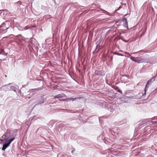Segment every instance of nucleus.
Instances as JSON below:
<instances>
[{
    "instance_id": "20e7f679",
    "label": "nucleus",
    "mask_w": 157,
    "mask_h": 157,
    "mask_svg": "<svg viewBox=\"0 0 157 157\" xmlns=\"http://www.w3.org/2000/svg\"><path fill=\"white\" fill-rule=\"evenodd\" d=\"M156 78H157L156 80H157V76H155L152 78L151 79H150L147 81L144 89V95L146 94V91L148 89L149 85H151L152 82H153L156 80Z\"/></svg>"
},
{
    "instance_id": "f8f14e48",
    "label": "nucleus",
    "mask_w": 157,
    "mask_h": 157,
    "mask_svg": "<svg viewBox=\"0 0 157 157\" xmlns=\"http://www.w3.org/2000/svg\"><path fill=\"white\" fill-rule=\"evenodd\" d=\"M108 105V106L107 107L108 110L110 111L111 114L114 111V109L110 105Z\"/></svg>"
},
{
    "instance_id": "cd10ccee",
    "label": "nucleus",
    "mask_w": 157,
    "mask_h": 157,
    "mask_svg": "<svg viewBox=\"0 0 157 157\" xmlns=\"http://www.w3.org/2000/svg\"><path fill=\"white\" fill-rule=\"evenodd\" d=\"M125 42H126V41L125 40H123Z\"/></svg>"
},
{
    "instance_id": "c85d7f7f",
    "label": "nucleus",
    "mask_w": 157,
    "mask_h": 157,
    "mask_svg": "<svg viewBox=\"0 0 157 157\" xmlns=\"http://www.w3.org/2000/svg\"><path fill=\"white\" fill-rule=\"evenodd\" d=\"M5 77H7V75H5Z\"/></svg>"
},
{
    "instance_id": "f3484780",
    "label": "nucleus",
    "mask_w": 157,
    "mask_h": 157,
    "mask_svg": "<svg viewBox=\"0 0 157 157\" xmlns=\"http://www.w3.org/2000/svg\"><path fill=\"white\" fill-rule=\"evenodd\" d=\"M113 54H115V55H117L118 56H124L123 55H122L121 54L119 53H117L116 52H113Z\"/></svg>"
},
{
    "instance_id": "a878e982",
    "label": "nucleus",
    "mask_w": 157,
    "mask_h": 157,
    "mask_svg": "<svg viewBox=\"0 0 157 157\" xmlns=\"http://www.w3.org/2000/svg\"><path fill=\"white\" fill-rule=\"evenodd\" d=\"M28 29V28H27V27H25V30H26V29Z\"/></svg>"
},
{
    "instance_id": "7ed1b4c3",
    "label": "nucleus",
    "mask_w": 157,
    "mask_h": 157,
    "mask_svg": "<svg viewBox=\"0 0 157 157\" xmlns=\"http://www.w3.org/2000/svg\"><path fill=\"white\" fill-rule=\"evenodd\" d=\"M9 87L10 90L14 91L17 94V93H20L21 92V91L19 89V86L17 85L10 84Z\"/></svg>"
},
{
    "instance_id": "b1692460",
    "label": "nucleus",
    "mask_w": 157,
    "mask_h": 157,
    "mask_svg": "<svg viewBox=\"0 0 157 157\" xmlns=\"http://www.w3.org/2000/svg\"><path fill=\"white\" fill-rule=\"evenodd\" d=\"M75 8H78V5H76V6H75Z\"/></svg>"
},
{
    "instance_id": "1a4fd4ad",
    "label": "nucleus",
    "mask_w": 157,
    "mask_h": 157,
    "mask_svg": "<svg viewBox=\"0 0 157 157\" xmlns=\"http://www.w3.org/2000/svg\"><path fill=\"white\" fill-rule=\"evenodd\" d=\"M94 74L96 76L99 75L101 76H104L105 75V74L103 73L101 71L98 70L95 71Z\"/></svg>"
},
{
    "instance_id": "dca6fc26",
    "label": "nucleus",
    "mask_w": 157,
    "mask_h": 157,
    "mask_svg": "<svg viewBox=\"0 0 157 157\" xmlns=\"http://www.w3.org/2000/svg\"><path fill=\"white\" fill-rule=\"evenodd\" d=\"M102 10L103 11V13H105V14L110 15V13H109L108 12L103 10Z\"/></svg>"
},
{
    "instance_id": "393cba45",
    "label": "nucleus",
    "mask_w": 157,
    "mask_h": 157,
    "mask_svg": "<svg viewBox=\"0 0 157 157\" xmlns=\"http://www.w3.org/2000/svg\"><path fill=\"white\" fill-rule=\"evenodd\" d=\"M121 8V6H120V7H119L118 8V9L117 10H119L120 9V8Z\"/></svg>"
},
{
    "instance_id": "bb28decb",
    "label": "nucleus",
    "mask_w": 157,
    "mask_h": 157,
    "mask_svg": "<svg viewBox=\"0 0 157 157\" xmlns=\"http://www.w3.org/2000/svg\"><path fill=\"white\" fill-rule=\"evenodd\" d=\"M56 103V102H54L53 103H50V104H54V103Z\"/></svg>"
},
{
    "instance_id": "9b49d317",
    "label": "nucleus",
    "mask_w": 157,
    "mask_h": 157,
    "mask_svg": "<svg viewBox=\"0 0 157 157\" xmlns=\"http://www.w3.org/2000/svg\"><path fill=\"white\" fill-rule=\"evenodd\" d=\"M54 98H63L66 97L65 94H59L56 95L54 96Z\"/></svg>"
},
{
    "instance_id": "0eeeda50",
    "label": "nucleus",
    "mask_w": 157,
    "mask_h": 157,
    "mask_svg": "<svg viewBox=\"0 0 157 157\" xmlns=\"http://www.w3.org/2000/svg\"><path fill=\"white\" fill-rule=\"evenodd\" d=\"M131 59L132 61L138 63H142L144 62V60L143 59L141 60L140 59H135V57L132 56L131 57Z\"/></svg>"
},
{
    "instance_id": "a211bd4d",
    "label": "nucleus",
    "mask_w": 157,
    "mask_h": 157,
    "mask_svg": "<svg viewBox=\"0 0 157 157\" xmlns=\"http://www.w3.org/2000/svg\"><path fill=\"white\" fill-rule=\"evenodd\" d=\"M142 52L143 53H144V51H143V50H140V51H138V52H137V53H138V54L141 53H142Z\"/></svg>"
},
{
    "instance_id": "c756f323",
    "label": "nucleus",
    "mask_w": 157,
    "mask_h": 157,
    "mask_svg": "<svg viewBox=\"0 0 157 157\" xmlns=\"http://www.w3.org/2000/svg\"><path fill=\"white\" fill-rule=\"evenodd\" d=\"M127 15V14H126L125 15H124V16H126Z\"/></svg>"
},
{
    "instance_id": "aec40b11",
    "label": "nucleus",
    "mask_w": 157,
    "mask_h": 157,
    "mask_svg": "<svg viewBox=\"0 0 157 157\" xmlns=\"http://www.w3.org/2000/svg\"><path fill=\"white\" fill-rule=\"evenodd\" d=\"M27 125L28 126L27 128V130L30 127V124H27Z\"/></svg>"
},
{
    "instance_id": "9d476101",
    "label": "nucleus",
    "mask_w": 157,
    "mask_h": 157,
    "mask_svg": "<svg viewBox=\"0 0 157 157\" xmlns=\"http://www.w3.org/2000/svg\"><path fill=\"white\" fill-rule=\"evenodd\" d=\"M21 1H18L15 3L14 6L17 10H19L21 8Z\"/></svg>"
},
{
    "instance_id": "ddd939ff",
    "label": "nucleus",
    "mask_w": 157,
    "mask_h": 157,
    "mask_svg": "<svg viewBox=\"0 0 157 157\" xmlns=\"http://www.w3.org/2000/svg\"><path fill=\"white\" fill-rule=\"evenodd\" d=\"M79 98H66V101L67 102H69L71 101H74L75 100L77 99H79Z\"/></svg>"
},
{
    "instance_id": "6ab92c4d",
    "label": "nucleus",
    "mask_w": 157,
    "mask_h": 157,
    "mask_svg": "<svg viewBox=\"0 0 157 157\" xmlns=\"http://www.w3.org/2000/svg\"><path fill=\"white\" fill-rule=\"evenodd\" d=\"M75 151V149L74 148H73L72 150L71 153H73Z\"/></svg>"
},
{
    "instance_id": "f257e3e1",
    "label": "nucleus",
    "mask_w": 157,
    "mask_h": 157,
    "mask_svg": "<svg viewBox=\"0 0 157 157\" xmlns=\"http://www.w3.org/2000/svg\"><path fill=\"white\" fill-rule=\"evenodd\" d=\"M11 135L8 132L5 133L0 139V144H3L2 148V151H4L10 144L15 139V138H11Z\"/></svg>"
},
{
    "instance_id": "5701e85b",
    "label": "nucleus",
    "mask_w": 157,
    "mask_h": 157,
    "mask_svg": "<svg viewBox=\"0 0 157 157\" xmlns=\"http://www.w3.org/2000/svg\"><path fill=\"white\" fill-rule=\"evenodd\" d=\"M39 88H36V89H34V90H39Z\"/></svg>"
},
{
    "instance_id": "4be33fe9",
    "label": "nucleus",
    "mask_w": 157,
    "mask_h": 157,
    "mask_svg": "<svg viewBox=\"0 0 157 157\" xmlns=\"http://www.w3.org/2000/svg\"><path fill=\"white\" fill-rule=\"evenodd\" d=\"M48 17V16H46L45 17L46 19H48L49 17Z\"/></svg>"
},
{
    "instance_id": "2eb2a0df",
    "label": "nucleus",
    "mask_w": 157,
    "mask_h": 157,
    "mask_svg": "<svg viewBox=\"0 0 157 157\" xmlns=\"http://www.w3.org/2000/svg\"><path fill=\"white\" fill-rule=\"evenodd\" d=\"M156 121H147L146 122L147 123V124H150V123H151L152 124H157V120H156Z\"/></svg>"
},
{
    "instance_id": "4468645a",
    "label": "nucleus",
    "mask_w": 157,
    "mask_h": 157,
    "mask_svg": "<svg viewBox=\"0 0 157 157\" xmlns=\"http://www.w3.org/2000/svg\"><path fill=\"white\" fill-rule=\"evenodd\" d=\"M45 100V99L44 98H41L40 101H38L37 103L36 104V105H40L42 104L44 102V101Z\"/></svg>"
},
{
    "instance_id": "412c9836",
    "label": "nucleus",
    "mask_w": 157,
    "mask_h": 157,
    "mask_svg": "<svg viewBox=\"0 0 157 157\" xmlns=\"http://www.w3.org/2000/svg\"><path fill=\"white\" fill-rule=\"evenodd\" d=\"M66 99H61V100H60V101H66Z\"/></svg>"
},
{
    "instance_id": "f03ea898",
    "label": "nucleus",
    "mask_w": 157,
    "mask_h": 157,
    "mask_svg": "<svg viewBox=\"0 0 157 157\" xmlns=\"http://www.w3.org/2000/svg\"><path fill=\"white\" fill-rule=\"evenodd\" d=\"M11 25V22L10 21H7L2 23V25L0 26V33L6 30H11V29L10 28Z\"/></svg>"
},
{
    "instance_id": "39448f33",
    "label": "nucleus",
    "mask_w": 157,
    "mask_h": 157,
    "mask_svg": "<svg viewBox=\"0 0 157 157\" xmlns=\"http://www.w3.org/2000/svg\"><path fill=\"white\" fill-rule=\"evenodd\" d=\"M9 13V12L7 10H0V18L4 19L5 17Z\"/></svg>"
},
{
    "instance_id": "7c9ffc66",
    "label": "nucleus",
    "mask_w": 157,
    "mask_h": 157,
    "mask_svg": "<svg viewBox=\"0 0 157 157\" xmlns=\"http://www.w3.org/2000/svg\"><path fill=\"white\" fill-rule=\"evenodd\" d=\"M61 99H59V100L60 101V100H61Z\"/></svg>"
},
{
    "instance_id": "423d86ee",
    "label": "nucleus",
    "mask_w": 157,
    "mask_h": 157,
    "mask_svg": "<svg viewBox=\"0 0 157 157\" xmlns=\"http://www.w3.org/2000/svg\"><path fill=\"white\" fill-rule=\"evenodd\" d=\"M9 84L8 85H5L2 86L0 89L1 90H3L5 91H6L10 90Z\"/></svg>"
},
{
    "instance_id": "6e6552de",
    "label": "nucleus",
    "mask_w": 157,
    "mask_h": 157,
    "mask_svg": "<svg viewBox=\"0 0 157 157\" xmlns=\"http://www.w3.org/2000/svg\"><path fill=\"white\" fill-rule=\"evenodd\" d=\"M122 21L124 22L123 26L125 28H128V24L127 19L126 18L123 17L122 19Z\"/></svg>"
}]
</instances>
